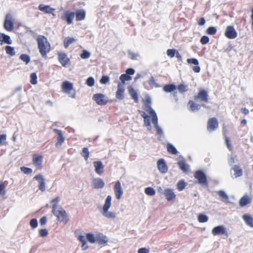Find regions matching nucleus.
Wrapping results in <instances>:
<instances>
[{"label": "nucleus", "mask_w": 253, "mask_h": 253, "mask_svg": "<svg viewBox=\"0 0 253 253\" xmlns=\"http://www.w3.org/2000/svg\"><path fill=\"white\" fill-rule=\"evenodd\" d=\"M167 150L171 154L176 155L178 153L176 148L170 143L167 144Z\"/></svg>", "instance_id": "nucleus-42"}, {"label": "nucleus", "mask_w": 253, "mask_h": 253, "mask_svg": "<svg viewBox=\"0 0 253 253\" xmlns=\"http://www.w3.org/2000/svg\"><path fill=\"white\" fill-rule=\"evenodd\" d=\"M0 42H4L7 44H11L12 43L10 37L3 33H0Z\"/></svg>", "instance_id": "nucleus-35"}, {"label": "nucleus", "mask_w": 253, "mask_h": 253, "mask_svg": "<svg viewBox=\"0 0 253 253\" xmlns=\"http://www.w3.org/2000/svg\"><path fill=\"white\" fill-rule=\"evenodd\" d=\"M211 233L213 236L219 235H228V233L226 228L222 225H219L214 227L211 231Z\"/></svg>", "instance_id": "nucleus-16"}, {"label": "nucleus", "mask_w": 253, "mask_h": 253, "mask_svg": "<svg viewBox=\"0 0 253 253\" xmlns=\"http://www.w3.org/2000/svg\"><path fill=\"white\" fill-rule=\"evenodd\" d=\"M208 217L202 213H200L198 216V220L199 222L204 223L206 222L208 220Z\"/></svg>", "instance_id": "nucleus-47"}, {"label": "nucleus", "mask_w": 253, "mask_h": 253, "mask_svg": "<svg viewBox=\"0 0 253 253\" xmlns=\"http://www.w3.org/2000/svg\"><path fill=\"white\" fill-rule=\"evenodd\" d=\"M218 127V122L216 118H210L207 122V130L211 132L214 131Z\"/></svg>", "instance_id": "nucleus-10"}, {"label": "nucleus", "mask_w": 253, "mask_h": 253, "mask_svg": "<svg viewBox=\"0 0 253 253\" xmlns=\"http://www.w3.org/2000/svg\"><path fill=\"white\" fill-rule=\"evenodd\" d=\"M75 17V13L70 11H66L63 15L61 16V19L65 21L67 24L70 25L73 23V19Z\"/></svg>", "instance_id": "nucleus-12"}, {"label": "nucleus", "mask_w": 253, "mask_h": 253, "mask_svg": "<svg viewBox=\"0 0 253 253\" xmlns=\"http://www.w3.org/2000/svg\"><path fill=\"white\" fill-rule=\"evenodd\" d=\"M14 23L15 19L11 14L9 13L7 14L5 17L3 27L7 31H12L14 29Z\"/></svg>", "instance_id": "nucleus-4"}, {"label": "nucleus", "mask_w": 253, "mask_h": 253, "mask_svg": "<svg viewBox=\"0 0 253 253\" xmlns=\"http://www.w3.org/2000/svg\"><path fill=\"white\" fill-rule=\"evenodd\" d=\"M216 28L212 26L209 27L206 31V33L210 35H214L216 34Z\"/></svg>", "instance_id": "nucleus-55"}, {"label": "nucleus", "mask_w": 253, "mask_h": 253, "mask_svg": "<svg viewBox=\"0 0 253 253\" xmlns=\"http://www.w3.org/2000/svg\"><path fill=\"white\" fill-rule=\"evenodd\" d=\"M144 191L145 194L148 196H154L156 193L154 189L151 187L146 188Z\"/></svg>", "instance_id": "nucleus-49"}, {"label": "nucleus", "mask_w": 253, "mask_h": 253, "mask_svg": "<svg viewBox=\"0 0 253 253\" xmlns=\"http://www.w3.org/2000/svg\"><path fill=\"white\" fill-rule=\"evenodd\" d=\"M232 169L234 171V175H235V176L236 177H239V176H241L242 175L243 170H242V169H241L240 168L239 166H238L237 165H235L232 168Z\"/></svg>", "instance_id": "nucleus-36"}, {"label": "nucleus", "mask_w": 253, "mask_h": 253, "mask_svg": "<svg viewBox=\"0 0 253 253\" xmlns=\"http://www.w3.org/2000/svg\"><path fill=\"white\" fill-rule=\"evenodd\" d=\"M176 88L178 89L179 92L180 93H184L188 90L187 85L182 84H179L176 87Z\"/></svg>", "instance_id": "nucleus-52"}, {"label": "nucleus", "mask_w": 253, "mask_h": 253, "mask_svg": "<svg viewBox=\"0 0 253 253\" xmlns=\"http://www.w3.org/2000/svg\"><path fill=\"white\" fill-rule=\"evenodd\" d=\"M42 155L38 153H34L32 155V163L37 169L41 170L42 169L43 166Z\"/></svg>", "instance_id": "nucleus-5"}, {"label": "nucleus", "mask_w": 253, "mask_h": 253, "mask_svg": "<svg viewBox=\"0 0 253 253\" xmlns=\"http://www.w3.org/2000/svg\"><path fill=\"white\" fill-rule=\"evenodd\" d=\"M144 109L152 118H154V121H156V116H157L155 111L151 107V101L150 99H147L146 100Z\"/></svg>", "instance_id": "nucleus-15"}, {"label": "nucleus", "mask_w": 253, "mask_h": 253, "mask_svg": "<svg viewBox=\"0 0 253 253\" xmlns=\"http://www.w3.org/2000/svg\"><path fill=\"white\" fill-rule=\"evenodd\" d=\"M252 199L247 194L244 195L239 200V205L241 207L247 206L252 202Z\"/></svg>", "instance_id": "nucleus-21"}, {"label": "nucleus", "mask_w": 253, "mask_h": 253, "mask_svg": "<svg viewBox=\"0 0 253 253\" xmlns=\"http://www.w3.org/2000/svg\"><path fill=\"white\" fill-rule=\"evenodd\" d=\"M114 191L117 200H120L123 195V190L121 186V182L119 181L116 182L114 187Z\"/></svg>", "instance_id": "nucleus-14"}, {"label": "nucleus", "mask_w": 253, "mask_h": 253, "mask_svg": "<svg viewBox=\"0 0 253 253\" xmlns=\"http://www.w3.org/2000/svg\"><path fill=\"white\" fill-rule=\"evenodd\" d=\"M58 60L59 63L64 67H66L70 64V59L68 57L67 55L61 51H59L57 53Z\"/></svg>", "instance_id": "nucleus-8"}, {"label": "nucleus", "mask_w": 253, "mask_h": 253, "mask_svg": "<svg viewBox=\"0 0 253 253\" xmlns=\"http://www.w3.org/2000/svg\"><path fill=\"white\" fill-rule=\"evenodd\" d=\"M92 99L96 103L99 105H106L108 100L107 97L103 94L96 93L93 95Z\"/></svg>", "instance_id": "nucleus-9"}, {"label": "nucleus", "mask_w": 253, "mask_h": 253, "mask_svg": "<svg viewBox=\"0 0 253 253\" xmlns=\"http://www.w3.org/2000/svg\"><path fill=\"white\" fill-rule=\"evenodd\" d=\"M242 218L247 225L253 227V218L252 216L245 214L242 216Z\"/></svg>", "instance_id": "nucleus-30"}, {"label": "nucleus", "mask_w": 253, "mask_h": 253, "mask_svg": "<svg viewBox=\"0 0 253 253\" xmlns=\"http://www.w3.org/2000/svg\"><path fill=\"white\" fill-rule=\"evenodd\" d=\"M112 197L110 195L107 196L105 199V203L103 206L101 211L103 216L108 218L114 219L116 217V214L115 212L109 211L108 210L111 206Z\"/></svg>", "instance_id": "nucleus-2"}, {"label": "nucleus", "mask_w": 253, "mask_h": 253, "mask_svg": "<svg viewBox=\"0 0 253 253\" xmlns=\"http://www.w3.org/2000/svg\"><path fill=\"white\" fill-rule=\"evenodd\" d=\"M20 59L24 62L26 64L29 63L30 61V58L29 55L25 54H21L20 57Z\"/></svg>", "instance_id": "nucleus-53"}, {"label": "nucleus", "mask_w": 253, "mask_h": 253, "mask_svg": "<svg viewBox=\"0 0 253 253\" xmlns=\"http://www.w3.org/2000/svg\"><path fill=\"white\" fill-rule=\"evenodd\" d=\"M39 234L41 237H45L47 235L48 232L46 229H42L40 230Z\"/></svg>", "instance_id": "nucleus-64"}, {"label": "nucleus", "mask_w": 253, "mask_h": 253, "mask_svg": "<svg viewBox=\"0 0 253 253\" xmlns=\"http://www.w3.org/2000/svg\"><path fill=\"white\" fill-rule=\"evenodd\" d=\"M210 39L208 36H203L200 39V42L202 44H206L209 42Z\"/></svg>", "instance_id": "nucleus-60"}, {"label": "nucleus", "mask_w": 253, "mask_h": 253, "mask_svg": "<svg viewBox=\"0 0 253 253\" xmlns=\"http://www.w3.org/2000/svg\"><path fill=\"white\" fill-rule=\"evenodd\" d=\"M224 35L229 39H234L237 37V33L233 26H228L226 28Z\"/></svg>", "instance_id": "nucleus-11"}, {"label": "nucleus", "mask_w": 253, "mask_h": 253, "mask_svg": "<svg viewBox=\"0 0 253 253\" xmlns=\"http://www.w3.org/2000/svg\"><path fill=\"white\" fill-rule=\"evenodd\" d=\"M59 200H60V198L59 197H57L51 200V203L52 204V211H54L56 209H57V205L58 202H59Z\"/></svg>", "instance_id": "nucleus-51"}, {"label": "nucleus", "mask_w": 253, "mask_h": 253, "mask_svg": "<svg viewBox=\"0 0 253 253\" xmlns=\"http://www.w3.org/2000/svg\"><path fill=\"white\" fill-rule=\"evenodd\" d=\"M217 193L222 201H227L228 200V196L223 191L219 190Z\"/></svg>", "instance_id": "nucleus-50"}, {"label": "nucleus", "mask_w": 253, "mask_h": 253, "mask_svg": "<svg viewBox=\"0 0 253 253\" xmlns=\"http://www.w3.org/2000/svg\"><path fill=\"white\" fill-rule=\"evenodd\" d=\"M194 99L200 102L207 103L209 101V95L208 91L204 89H200L198 93L194 95Z\"/></svg>", "instance_id": "nucleus-6"}, {"label": "nucleus", "mask_w": 253, "mask_h": 253, "mask_svg": "<svg viewBox=\"0 0 253 253\" xmlns=\"http://www.w3.org/2000/svg\"><path fill=\"white\" fill-rule=\"evenodd\" d=\"M6 185L4 182L0 181V196H4L6 194Z\"/></svg>", "instance_id": "nucleus-46"}, {"label": "nucleus", "mask_w": 253, "mask_h": 253, "mask_svg": "<svg viewBox=\"0 0 253 253\" xmlns=\"http://www.w3.org/2000/svg\"><path fill=\"white\" fill-rule=\"evenodd\" d=\"M54 131L58 135L56 145H61L65 140V138L62 135L61 130L55 129L54 130Z\"/></svg>", "instance_id": "nucleus-31"}, {"label": "nucleus", "mask_w": 253, "mask_h": 253, "mask_svg": "<svg viewBox=\"0 0 253 253\" xmlns=\"http://www.w3.org/2000/svg\"><path fill=\"white\" fill-rule=\"evenodd\" d=\"M125 88L124 86L120 83L117 85V91L116 93V97L119 100H123L124 98Z\"/></svg>", "instance_id": "nucleus-22"}, {"label": "nucleus", "mask_w": 253, "mask_h": 253, "mask_svg": "<svg viewBox=\"0 0 253 253\" xmlns=\"http://www.w3.org/2000/svg\"><path fill=\"white\" fill-rule=\"evenodd\" d=\"M104 186V182L101 178H95L92 180V186L94 189L102 188Z\"/></svg>", "instance_id": "nucleus-24"}, {"label": "nucleus", "mask_w": 253, "mask_h": 253, "mask_svg": "<svg viewBox=\"0 0 253 253\" xmlns=\"http://www.w3.org/2000/svg\"><path fill=\"white\" fill-rule=\"evenodd\" d=\"M164 195L168 201H171L174 200L176 198V195L173 191V190L167 188L164 190Z\"/></svg>", "instance_id": "nucleus-19"}, {"label": "nucleus", "mask_w": 253, "mask_h": 253, "mask_svg": "<svg viewBox=\"0 0 253 253\" xmlns=\"http://www.w3.org/2000/svg\"><path fill=\"white\" fill-rule=\"evenodd\" d=\"M188 106L190 110L194 111L200 109L201 105L196 104L193 101L190 100L188 103Z\"/></svg>", "instance_id": "nucleus-34"}, {"label": "nucleus", "mask_w": 253, "mask_h": 253, "mask_svg": "<svg viewBox=\"0 0 253 253\" xmlns=\"http://www.w3.org/2000/svg\"><path fill=\"white\" fill-rule=\"evenodd\" d=\"M38 9L44 13L51 14L53 16H55V14L54 13L55 9L50 7L49 5L40 4L38 6Z\"/></svg>", "instance_id": "nucleus-18"}, {"label": "nucleus", "mask_w": 253, "mask_h": 253, "mask_svg": "<svg viewBox=\"0 0 253 253\" xmlns=\"http://www.w3.org/2000/svg\"><path fill=\"white\" fill-rule=\"evenodd\" d=\"M30 83L32 84H37V76L36 73H32L30 75Z\"/></svg>", "instance_id": "nucleus-54"}, {"label": "nucleus", "mask_w": 253, "mask_h": 253, "mask_svg": "<svg viewBox=\"0 0 253 253\" xmlns=\"http://www.w3.org/2000/svg\"><path fill=\"white\" fill-rule=\"evenodd\" d=\"M86 238L87 240L90 243L93 244L96 242V235L95 236L91 233L86 234Z\"/></svg>", "instance_id": "nucleus-40"}, {"label": "nucleus", "mask_w": 253, "mask_h": 253, "mask_svg": "<svg viewBox=\"0 0 253 253\" xmlns=\"http://www.w3.org/2000/svg\"><path fill=\"white\" fill-rule=\"evenodd\" d=\"M223 134L225 135V143H226V145L228 149H229V150L230 151H233V147L230 142L229 138H228L226 136V134L227 133V130L225 128V126H223Z\"/></svg>", "instance_id": "nucleus-33"}, {"label": "nucleus", "mask_w": 253, "mask_h": 253, "mask_svg": "<svg viewBox=\"0 0 253 253\" xmlns=\"http://www.w3.org/2000/svg\"><path fill=\"white\" fill-rule=\"evenodd\" d=\"M187 62L189 64H194L196 65L193 67V70L195 73H199L200 71L201 68L198 66V60L196 58H189L187 59Z\"/></svg>", "instance_id": "nucleus-23"}, {"label": "nucleus", "mask_w": 253, "mask_h": 253, "mask_svg": "<svg viewBox=\"0 0 253 253\" xmlns=\"http://www.w3.org/2000/svg\"><path fill=\"white\" fill-rule=\"evenodd\" d=\"M77 239L82 243V249L83 251H85L88 248V246L86 244V242L85 239V237L83 235H76Z\"/></svg>", "instance_id": "nucleus-29"}, {"label": "nucleus", "mask_w": 253, "mask_h": 253, "mask_svg": "<svg viewBox=\"0 0 253 253\" xmlns=\"http://www.w3.org/2000/svg\"><path fill=\"white\" fill-rule=\"evenodd\" d=\"M76 19L77 21H82L84 20L86 16V13L84 9L77 10L75 13Z\"/></svg>", "instance_id": "nucleus-26"}, {"label": "nucleus", "mask_w": 253, "mask_h": 253, "mask_svg": "<svg viewBox=\"0 0 253 253\" xmlns=\"http://www.w3.org/2000/svg\"><path fill=\"white\" fill-rule=\"evenodd\" d=\"M178 165L179 169L183 172H185L187 171L188 166L184 161H180L178 162Z\"/></svg>", "instance_id": "nucleus-38"}, {"label": "nucleus", "mask_w": 253, "mask_h": 253, "mask_svg": "<svg viewBox=\"0 0 253 253\" xmlns=\"http://www.w3.org/2000/svg\"><path fill=\"white\" fill-rule=\"evenodd\" d=\"M61 88L63 92L68 94L71 97L75 98L76 92L72 83L67 81H64L62 84Z\"/></svg>", "instance_id": "nucleus-3"}, {"label": "nucleus", "mask_w": 253, "mask_h": 253, "mask_svg": "<svg viewBox=\"0 0 253 253\" xmlns=\"http://www.w3.org/2000/svg\"><path fill=\"white\" fill-rule=\"evenodd\" d=\"M82 156H83L85 160L87 161L89 158V152L88 149L87 147H84L82 149V152L81 153Z\"/></svg>", "instance_id": "nucleus-44"}, {"label": "nucleus", "mask_w": 253, "mask_h": 253, "mask_svg": "<svg viewBox=\"0 0 253 253\" xmlns=\"http://www.w3.org/2000/svg\"><path fill=\"white\" fill-rule=\"evenodd\" d=\"M186 184L184 180L179 181L177 184V189L178 191L183 190L186 187Z\"/></svg>", "instance_id": "nucleus-45"}, {"label": "nucleus", "mask_w": 253, "mask_h": 253, "mask_svg": "<svg viewBox=\"0 0 253 253\" xmlns=\"http://www.w3.org/2000/svg\"><path fill=\"white\" fill-rule=\"evenodd\" d=\"M52 213L57 218V219L60 222H65V223L68 220L67 214L65 211L61 208L60 209H56L52 211Z\"/></svg>", "instance_id": "nucleus-7"}, {"label": "nucleus", "mask_w": 253, "mask_h": 253, "mask_svg": "<svg viewBox=\"0 0 253 253\" xmlns=\"http://www.w3.org/2000/svg\"><path fill=\"white\" fill-rule=\"evenodd\" d=\"M176 50L175 49H169L167 51V54L168 56L172 58L175 56Z\"/></svg>", "instance_id": "nucleus-58"}, {"label": "nucleus", "mask_w": 253, "mask_h": 253, "mask_svg": "<svg viewBox=\"0 0 253 253\" xmlns=\"http://www.w3.org/2000/svg\"><path fill=\"white\" fill-rule=\"evenodd\" d=\"M141 116L144 118V124L146 126H150V117L147 115L145 112H143L141 114Z\"/></svg>", "instance_id": "nucleus-39"}, {"label": "nucleus", "mask_w": 253, "mask_h": 253, "mask_svg": "<svg viewBox=\"0 0 253 253\" xmlns=\"http://www.w3.org/2000/svg\"><path fill=\"white\" fill-rule=\"evenodd\" d=\"M38 47L42 56L47 58V54L51 50V45L47 38L42 35L39 36L37 39Z\"/></svg>", "instance_id": "nucleus-1"}, {"label": "nucleus", "mask_w": 253, "mask_h": 253, "mask_svg": "<svg viewBox=\"0 0 253 253\" xmlns=\"http://www.w3.org/2000/svg\"><path fill=\"white\" fill-rule=\"evenodd\" d=\"M109 82V78L107 76H103L100 79V82L102 84H106Z\"/></svg>", "instance_id": "nucleus-62"}, {"label": "nucleus", "mask_w": 253, "mask_h": 253, "mask_svg": "<svg viewBox=\"0 0 253 253\" xmlns=\"http://www.w3.org/2000/svg\"><path fill=\"white\" fill-rule=\"evenodd\" d=\"M194 176L198 180L199 183L204 185L207 184V177L202 171L198 170L196 171Z\"/></svg>", "instance_id": "nucleus-13"}, {"label": "nucleus", "mask_w": 253, "mask_h": 253, "mask_svg": "<svg viewBox=\"0 0 253 253\" xmlns=\"http://www.w3.org/2000/svg\"><path fill=\"white\" fill-rule=\"evenodd\" d=\"M5 50L6 53L11 56H14L15 54V49L13 47L7 45L5 46Z\"/></svg>", "instance_id": "nucleus-43"}, {"label": "nucleus", "mask_w": 253, "mask_h": 253, "mask_svg": "<svg viewBox=\"0 0 253 253\" xmlns=\"http://www.w3.org/2000/svg\"><path fill=\"white\" fill-rule=\"evenodd\" d=\"M128 53L130 58L132 60H136L139 56L138 54L133 52L129 51Z\"/></svg>", "instance_id": "nucleus-61"}, {"label": "nucleus", "mask_w": 253, "mask_h": 253, "mask_svg": "<svg viewBox=\"0 0 253 253\" xmlns=\"http://www.w3.org/2000/svg\"><path fill=\"white\" fill-rule=\"evenodd\" d=\"M157 167L159 170L163 173L167 172L168 168L165 161L163 159L159 160L157 162Z\"/></svg>", "instance_id": "nucleus-20"}, {"label": "nucleus", "mask_w": 253, "mask_h": 253, "mask_svg": "<svg viewBox=\"0 0 253 253\" xmlns=\"http://www.w3.org/2000/svg\"><path fill=\"white\" fill-rule=\"evenodd\" d=\"M30 224L32 228H36L38 226L37 220L35 218L32 219L30 221Z\"/></svg>", "instance_id": "nucleus-63"}, {"label": "nucleus", "mask_w": 253, "mask_h": 253, "mask_svg": "<svg viewBox=\"0 0 253 253\" xmlns=\"http://www.w3.org/2000/svg\"><path fill=\"white\" fill-rule=\"evenodd\" d=\"M96 242H97L99 245H105L107 243L108 240L106 236L99 233L96 235Z\"/></svg>", "instance_id": "nucleus-25"}, {"label": "nucleus", "mask_w": 253, "mask_h": 253, "mask_svg": "<svg viewBox=\"0 0 253 253\" xmlns=\"http://www.w3.org/2000/svg\"><path fill=\"white\" fill-rule=\"evenodd\" d=\"M90 53L85 50H84L80 55V56L82 59H87L90 57Z\"/></svg>", "instance_id": "nucleus-57"}, {"label": "nucleus", "mask_w": 253, "mask_h": 253, "mask_svg": "<svg viewBox=\"0 0 253 253\" xmlns=\"http://www.w3.org/2000/svg\"><path fill=\"white\" fill-rule=\"evenodd\" d=\"M163 89L166 92H171L176 89V86L173 84H168L163 86Z\"/></svg>", "instance_id": "nucleus-32"}, {"label": "nucleus", "mask_w": 253, "mask_h": 253, "mask_svg": "<svg viewBox=\"0 0 253 253\" xmlns=\"http://www.w3.org/2000/svg\"><path fill=\"white\" fill-rule=\"evenodd\" d=\"M20 170L22 172L26 174H30L33 172V170L31 168H27L25 167H21Z\"/></svg>", "instance_id": "nucleus-56"}, {"label": "nucleus", "mask_w": 253, "mask_h": 253, "mask_svg": "<svg viewBox=\"0 0 253 253\" xmlns=\"http://www.w3.org/2000/svg\"><path fill=\"white\" fill-rule=\"evenodd\" d=\"M76 40L72 37H67L64 41V46L65 48H67L69 46L75 42Z\"/></svg>", "instance_id": "nucleus-37"}, {"label": "nucleus", "mask_w": 253, "mask_h": 253, "mask_svg": "<svg viewBox=\"0 0 253 253\" xmlns=\"http://www.w3.org/2000/svg\"><path fill=\"white\" fill-rule=\"evenodd\" d=\"M93 165L95 172L98 174H101L103 172V166L101 161H94Z\"/></svg>", "instance_id": "nucleus-27"}, {"label": "nucleus", "mask_w": 253, "mask_h": 253, "mask_svg": "<svg viewBox=\"0 0 253 253\" xmlns=\"http://www.w3.org/2000/svg\"><path fill=\"white\" fill-rule=\"evenodd\" d=\"M152 123L154 124L155 127L156 129L157 133L158 134L161 135L163 134V130L160 128L158 125V118L157 116H156V121H154V118H152Z\"/></svg>", "instance_id": "nucleus-41"}, {"label": "nucleus", "mask_w": 253, "mask_h": 253, "mask_svg": "<svg viewBox=\"0 0 253 253\" xmlns=\"http://www.w3.org/2000/svg\"><path fill=\"white\" fill-rule=\"evenodd\" d=\"M131 79L132 78L130 76H128L126 74H123L121 75L120 77V79L121 81L122 84H123L125 83L126 81L131 80Z\"/></svg>", "instance_id": "nucleus-48"}, {"label": "nucleus", "mask_w": 253, "mask_h": 253, "mask_svg": "<svg viewBox=\"0 0 253 253\" xmlns=\"http://www.w3.org/2000/svg\"><path fill=\"white\" fill-rule=\"evenodd\" d=\"M86 84L90 87L92 86L94 84V80L93 78L92 77L88 78L86 81Z\"/></svg>", "instance_id": "nucleus-59"}, {"label": "nucleus", "mask_w": 253, "mask_h": 253, "mask_svg": "<svg viewBox=\"0 0 253 253\" xmlns=\"http://www.w3.org/2000/svg\"><path fill=\"white\" fill-rule=\"evenodd\" d=\"M34 179L38 181L39 182V189L42 192L45 190V182L43 176L39 174L34 177Z\"/></svg>", "instance_id": "nucleus-17"}, {"label": "nucleus", "mask_w": 253, "mask_h": 253, "mask_svg": "<svg viewBox=\"0 0 253 253\" xmlns=\"http://www.w3.org/2000/svg\"><path fill=\"white\" fill-rule=\"evenodd\" d=\"M128 91L131 96V98L134 100L135 103H138V94L136 90L133 88V87L130 85L127 87Z\"/></svg>", "instance_id": "nucleus-28"}]
</instances>
